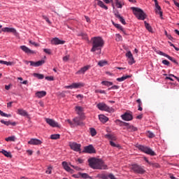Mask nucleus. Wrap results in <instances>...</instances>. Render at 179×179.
Masks as SVG:
<instances>
[{
  "label": "nucleus",
  "mask_w": 179,
  "mask_h": 179,
  "mask_svg": "<svg viewBox=\"0 0 179 179\" xmlns=\"http://www.w3.org/2000/svg\"><path fill=\"white\" fill-rule=\"evenodd\" d=\"M138 150L143 152V153H146V155H150V156H156V152L152 151L150 148L139 145L137 146Z\"/></svg>",
  "instance_id": "obj_5"
},
{
  "label": "nucleus",
  "mask_w": 179,
  "mask_h": 179,
  "mask_svg": "<svg viewBox=\"0 0 179 179\" xmlns=\"http://www.w3.org/2000/svg\"><path fill=\"white\" fill-rule=\"evenodd\" d=\"M76 111L81 120H85V115H83V108H82V106H76Z\"/></svg>",
  "instance_id": "obj_16"
},
{
  "label": "nucleus",
  "mask_w": 179,
  "mask_h": 179,
  "mask_svg": "<svg viewBox=\"0 0 179 179\" xmlns=\"http://www.w3.org/2000/svg\"><path fill=\"white\" fill-rule=\"evenodd\" d=\"M113 24H114L115 27H117V29H120V30H122V31H123L124 29H122V27L120 24H115L114 22H113Z\"/></svg>",
  "instance_id": "obj_49"
},
{
  "label": "nucleus",
  "mask_w": 179,
  "mask_h": 179,
  "mask_svg": "<svg viewBox=\"0 0 179 179\" xmlns=\"http://www.w3.org/2000/svg\"><path fill=\"white\" fill-rule=\"evenodd\" d=\"M136 103H138V111H142V110H143V108H142V107H141V106H142V101H141V99H138L136 100Z\"/></svg>",
  "instance_id": "obj_32"
},
{
  "label": "nucleus",
  "mask_w": 179,
  "mask_h": 179,
  "mask_svg": "<svg viewBox=\"0 0 179 179\" xmlns=\"http://www.w3.org/2000/svg\"><path fill=\"white\" fill-rule=\"evenodd\" d=\"M15 136H10L8 138H6V142H15Z\"/></svg>",
  "instance_id": "obj_39"
},
{
  "label": "nucleus",
  "mask_w": 179,
  "mask_h": 179,
  "mask_svg": "<svg viewBox=\"0 0 179 179\" xmlns=\"http://www.w3.org/2000/svg\"><path fill=\"white\" fill-rule=\"evenodd\" d=\"M129 64L130 65H132V64H135V60L134 59V56H131V57L129 59Z\"/></svg>",
  "instance_id": "obj_48"
},
{
  "label": "nucleus",
  "mask_w": 179,
  "mask_h": 179,
  "mask_svg": "<svg viewBox=\"0 0 179 179\" xmlns=\"http://www.w3.org/2000/svg\"><path fill=\"white\" fill-rule=\"evenodd\" d=\"M23 115L24 117H26L29 122H30V115L27 113V112H26V110H23Z\"/></svg>",
  "instance_id": "obj_41"
},
{
  "label": "nucleus",
  "mask_w": 179,
  "mask_h": 179,
  "mask_svg": "<svg viewBox=\"0 0 179 179\" xmlns=\"http://www.w3.org/2000/svg\"><path fill=\"white\" fill-rule=\"evenodd\" d=\"M88 163L91 169L94 170H107V165L104 164V162L100 159H96L95 157L90 158L88 159Z\"/></svg>",
  "instance_id": "obj_1"
},
{
  "label": "nucleus",
  "mask_w": 179,
  "mask_h": 179,
  "mask_svg": "<svg viewBox=\"0 0 179 179\" xmlns=\"http://www.w3.org/2000/svg\"><path fill=\"white\" fill-rule=\"evenodd\" d=\"M162 64H164V65H166V66H169L170 65V62H169L168 60H163L162 61Z\"/></svg>",
  "instance_id": "obj_57"
},
{
  "label": "nucleus",
  "mask_w": 179,
  "mask_h": 179,
  "mask_svg": "<svg viewBox=\"0 0 179 179\" xmlns=\"http://www.w3.org/2000/svg\"><path fill=\"white\" fill-rule=\"evenodd\" d=\"M126 57H127V58H129H129H131V57H133L132 53L131 52V51H129V52H127L126 53Z\"/></svg>",
  "instance_id": "obj_56"
},
{
  "label": "nucleus",
  "mask_w": 179,
  "mask_h": 179,
  "mask_svg": "<svg viewBox=\"0 0 179 179\" xmlns=\"http://www.w3.org/2000/svg\"><path fill=\"white\" fill-rule=\"evenodd\" d=\"M144 23H145V29H147V30H148V31H152V27H150V24H149V23L146 22V21H145Z\"/></svg>",
  "instance_id": "obj_36"
},
{
  "label": "nucleus",
  "mask_w": 179,
  "mask_h": 179,
  "mask_svg": "<svg viewBox=\"0 0 179 179\" xmlns=\"http://www.w3.org/2000/svg\"><path fill=\"white\" fill-rule=\"evenodd\" d=\"M43 19H44L47 22V23H48L49 24H51V21H50V19H48V17L45 15H43Z\"/></svg>",
  "instance_id": "obj_51"
},
{
  "label": "nucleus",
  "mask_w": 179,
  "mask_h": 179,
  "mask_svg": "<svg viewBox=\"0 0 179 179\" xmlns=\"http://www.w3.org/2000/svg\"><path fill=\"white\" fill-rule=\"evenodd\" d=\"M51 43H52V44H54L55 45H59V44L60 45L65 44V41H61L58 38H55L52 39Z\"/></svg>",
  "instance_id": "obj_18"
},
{
  "label": "nucleus",
  "mask_w": 179,
  "mask_h": 179,
  "mask_svg": "<svg viewBox=\"0 0 179 179\" xmlns=\"http://www.w3.org/2000/svg\"><path fill=\"white\" fill-rule=\"evenodd\" d=\"M99 177L101 179H108V175H106V174H101L99 176Z\"/></svg>",
  "instance_id": "obj_53"
},
{
  "label": "nucleus",
  "mask_w": 179,
  "mask_h": 179,
  "mask_svg": "<svg viewBox=\"0 0 179 179\" xmlns=\"http://www.w3.org/2000/svg\"><path fill=\"white\" fill-rule=\"evenodd\" d=\"M34 78H37V79H44V75L34 73Z\"/></svg>",
  "instance_id": "obj_33"
},
{
  "label": "nucleus",
  "mask_w": 179,
  "mask_h": 179,
  "mask_svg": "<svg viewBox=\"0 0 179 179\" xmlns=\"http://www.w3.org/2000/svg\"><path fill=\"white\" fill-rule=\"evenodd\" d=\"M1 31H4V33H16V29L15 28L5 27L1 29Z\"/></svg>",
  "instance_id": "obj_21"
},
{
  "label": "nucleus",
  "mask_w": 179,
  "mask_h": 179,
  "mask_svg": "<svg viewBox=\"0 0 179 179\" xmlns=\"http://www.w3.org/2000/svg\"><path fill=\"white\" fill-rule=\"evenodd\" d=\"M81 120L83 119L79 117H74L73 119V122H74V127H83V125H85V123H83Z\"/></svg>",
  "instance_id": "obj_14"
},
{
  "label": "nucleus",
  "mask_w": 179,
  "mask_h": 179,
  "mask_svg": "<svg viewBox=\"0 0 179 179\" xmlns=\"http://www.w3.org/2000/svg\"><path fill=\"white\" fill-rule=\"evenodd\" d=\"M23 51L25 54H27V55H33V54H36V51L30 50V48L25 45H23Z\"/></svg>",
  "instance_id": "obj_19"
},
{
  "label": "nucleus",
  "mask_w": 179,
  "mask_h": 179,
  "mask_svg": "<svg viewBox=\"0 0 179 179\" xmlns=\"http://www.w3.org/2000/svg\"><path fill=\"white\" fill-rule=\"evenodd\" d=\"M59 134H52L50 136V139H53V140H57V139H59Z\"/></svg>",
  "instance_id": "obj_38"
},
{
  "label": "nucleus",
  "mask_w": 179,
  "mask_h": 179,
  "mask_svg": "<svg viewBox=\"0 0 179 179\" xmlns=\"http://www.w3.org/2000/svg\"><path fill=\"white\" fill-rule=\"evenodd\" d=\"M95 93H100L101 94H106V91L104 90H95Z\"/></svg>",
  "instance_id": "obj_54"
},
{
  "label": "nucleus",
  "mask_w": 179,
  "mask_h": 179,
  "mask_svg": "<svg viewBox=\"0 0 179 179\" xmlns=\"http://www.w3.org/2000/svg\"><path fill=\"white\" fill-rule=\"evenodd\" d=\"M1 124H4V125H7V126H9V125L15 126V125H16L15 122H6V121H5L3 120H1Z\"/></svg>",
  "instance_id": "obj_31"
},
{
  "label": "nucleus",
  "mask_w": 179,
  "mask_h": 179,
  "mask_svg": "<svg viewBox=\"0 0 179 179\" xmlns=\"http://www.w3.org/2000/svg\"><path fill=\"white\" fill-rule=\"evenodd\" d=\"M101 85H103L104 86H113V82L109 81H102Z\"/></svg>",
  "instance_id": "obj_35"
},
{
  "label": "nucleus",
  "mask_w": 179,
  "mask_h": 179,
  "mask_svg": "<svg viewBox=\"0 0 179 179\" xmlns=\"http://www.w3.org/2000/svg\"><path fill=\"white\" fill-rule=\"evenodd\" d=\"M29 145H41L43 142L37 138H31L29 141H28Z\"/></svg>",
  "instance_id": "obj_20"
},
{
  "label": "nucleus",
  "mask_w": 179,
  "mask_h": 179,
  "mask_svg": "<svg viewBox=\"0 0 179 179\" xmlns=\"http://www.w3.org/2000/svg\"><path fill=\"white\" fill-rule=\"evenodd\" d=\"M147 136H148V138H155V134H153L150 131H148Z\"/></svg>",
  "instance_id": "obj_45"
},
{
  "label": "nucleus",
  "mask_w": 179,
  "mask_h": 179,
  "mask_svg": "<svg viewBox=\"0 0 179 179\" xmlns=\"http://www.w3.org/2000/svg\"><path fill=\"white\" fill-rule=\"evenodd\" d=\"M62 166L64 167V169L66 171H71V167H69V166H68V163L66 162H62Z\"/></svg>",
  "instance_id": "obj_29"
},
{
  "label": "nucleus",
  "mask_w": 179,
  "mask_h": 179,
  "mask_svg": "<svg viewBox=\"0 0 179 179\" xmlns=\"http://www.w3.org/2000/svg\"><path fill=\"white\" fill-rule=\"evenodd\" d=\"M166 58H168V59H169L170 61H171L172 62H173L174 64H176V65H178V62H177V60H176V59L173 58L172 57H171L170 55H167Z\"/></svg>",
  "instance_id": "obj_34"
},
{
  "label": "nucleus",
  "mask_w": 179,
  "mask_h": 179,
  "mask_svg": "<svg viewBox=\"0 0 179 179\" xmlns=\"http://www.w3.org/2000/svg\"><path fill=\"white\" fill-rule=\"evenodd\" d=\"M94 6L96 7V5H98V6H100V8H102L103 9H105L106 10H107V9H108V7H107V6L104 5V3H103V1H101V0H95L94 1Z\"/></svg>",
  "instance_id": "obj_17"
},
{
  "label": "nucleus",
  "mask_w": 179,
  "mask_h": 179,
  "mask_svg": "<svg viewBox=\"0 0 179 179\" xmlns=\"http://www.w3.org/2000/svg\"><path fill=\"white\" fill-rule=\"evenodd\" d=\"M77 36L78 37H82L83 40H87V34H86L83 32H80V33L78 34Z\"/></svg>",
  "instance_id": "obj_30"
},
{
  "label": "nucleus",
  "mask_w": 179,
  "mask_h": 179,
  "mask_svg": "<svg viewBox=\"0 0 179 179\" xmlns=\"http://www.w3.org/2000/svg\"><path fill=\"white\" fill-rule=\"evenodd\" d=\"M131 78V76H123L121 78H118L116 79L117 82H124V80H126V79H129Z\"/></svg>",
  "instance_id": "obj_26"
},
{
  "label": "nucleus",
  "mask_w": 179,
  "mask_h": 179,
  "mask_svg": "<svg viewBox=\"0 0 179 179\" xmlns=\"http://www.w3.org/2000/svg\"><path fill=\"white\" fill-rule=\"evenodd\" d=\"M110 146H112L113 148H120V145L117 144H115V143H114L113 141H110Z\"/></svg>",
  "instance_id": "obj_42"
},
{
  "label": "nucleus",
  "mask_w": 179,
  "mask_h": 179,
  "mask_svg": "<svg viewBox=\"0 0 179 179\" xmlns=\"http://www.w3.org/2000/svg\"><path fill=\"white\" fill-rule=\"evenodd\" d=\"M111 89L117 90V89H118V86L117 85H113L111 87L108 88V90H111Z\"/></svg>",
  "instance_id": "obj_64"
},
{
  "label": "nucleus",
  "mask_w": 179,
  "mask_h": 179,
  "mask_svg": "<svg viewBox=\"0 0 179 179\" xmlns=\"http://www.w3.org/2000/svg\"><path fill=\"white\" fill-rule=\"evenodd\" d=\"M67 122H69V124L71 125V127L72 128H73V127H75L74 122H72V121L71 120H67Z\"/></svg>",
  "instance_id": "obj_60"
},
{
  "label": "nucleus",
  "mask_w": 179,
  "mask_h": 179,
  "mask_svg": "<svg viewBox=\"0 0 179 179\" xmlns=\"http://www.w3.org/2000/svg\"><path fill=\"white\" fill-rule=\"evenodd\" d=\"M106 64H107V62H106V61H100V62H99L98 65L99 66H104L106 65Z\"/></svg>",
  "instance_id": "obj_47"
},
{
  "label": "nucleus",
  "mask_w": 179,
  "mask_h": 179,
  "mask_svg": "<svg viewBox=\"0 0 179 179\" xmlns=\"http://www.w3.org/2000/svg\"><path fill=\"white\" fill-rule=\"evenodd\" d=\"M131 170L134 171V173H135V174H145V173H146L145 166L138 164L131 165Z\"/></svg>",
  "instance_id": "obj_4"
},
{
  "label": "nucleus",
  "mask_w": 179,
  "mask_h": 179,
  "mask_svg": "<svg viewBox=\"0 0 179 179\" xmlns=\"http://www.w3.org/2000/svg\"><path fill=\"white\" fill-rule=\"evenodd\" d=\"M0 152L2 153L4 156H6V157H10V159H12V154H10V152L5 150H2L1 151H0Z\"/></svg>",
  "instance_id": "obj_25"
},
{
  "label": "nucleus",
  "mask_w": 179,
  "mask_h": 179,
  "mask_svg": "<svg viewBox=\"0 0 179 179\" xmlns=\"http://www.w3.org/2000/svg\"><path fill=\"white\" fill-rule=\"evenodd\" d=\"M90 134H91L92 136H96V135H97V131H96V129L91 128L90 129Z\"/></svg>",
  "instance_id": "obj_37"
},
{
  "label": "nucleus",
  "mask_w": 179,
  "mask_h": 179,
  "mask_svg": "<svg viewBox=\"0 0 179 179\" xmlns=\"http://www.w3.org/2000/svg\"><path fill=\"white\" fill-rule=\"evenodd\" d=\"M116 122H119V125L120 127H127V129H129V131H136V130L134 126L129 125V123L122 122L120 120H116Z\"/></svg>",
  "instance_id": "obj_7"
},
{
  "label": "nucleus",
  "mask_w": 179,
  "mask_h": 179,
  "mask_svg": "<svg viewBox=\"0 0 179 179\" xmlns=\"http://www.w3.org/2000/svg\"><path fill=\"white\" fill-rule=\"evenodd\" d=\"M44 52H45V54H48V55H50L51 54V50L50 49H43Z\"/></svg>",
  "instance_id": "obj_59"
},
{
  "label": "nucleus",
  "mask_w": 179,
  "mask_h": 179,
  "mask_svg": "<svg viewBox=\"0 0 179 179\" xmlns=\"http://www.w3.org/2000/svg\"><path fill=\"white\" fill-rule=\"evenodd\" d=\"M69 146L72 150H74V152H80V148L82 145L76 143H70Z\"/></svg>",
  "instance_id": "obj_12"
},
{
  "label": "nucleus",
  "mask_w": 179,
  "mask_h": 179,
  "mask_svg": "<svg viewBox=\"0 0 179 179\" xmlns=\"http://www.w3.org/2000/svg\"><path fill=\"white\" fill-rule=\"evenodd\" d=\"M99 120L101 122H107L108 121V117H106L103 115H99Z\"/></svg>",
  "instance_id": "obj_28"
},
{
  "label": "nucleus",
  "mask_w": 179,
  "mask_h": 179,
  "mask_svg": "<svg viewBox=\"0 0 179 179\" xmlns=\"http://www.w3.org/2000/svg\"><path fill=\"white\" fill-rule=\"evenodd\" d=\"M45 61L44 60H40V61H38L36 62H27V61H25V64H27V65L29 64H30V66H41V65H43V64H45Z\"/></svg>",
  "instance_id": "obj_11"
},
{
  "label": "nucleus",
  "mask_w": 179,
  "mask_h": 179,
  "mask_svg": "<svg viewBox=\"0 0 179 179\" xmlns=\"http://www.w3.org/2000/svg\"><path fill=\"white\" fill-rule=\"evenodd\" d=\"M122 41V36L120 35V34H116V41Z\"/></svg>",
  "instance_id": "obj_43"
},
{
  "label": "nucleus",
  "mask_w": 179,
  "mask_h": 179,
  "mask_svg": "<svg viewBox=\"0 0 179 179\" xmlns=\"http://www.w3.org/2000/svg\"><path fill=\"white\" fill-rule=\"evenodd\" d=\"M150 166H152V167H155L156 169L160 167V166L159 165V164H157V163H152V162H151V164H150Z\"/></svg>",
  "instance_id": "obj_52"
},
{
  "label": "nucleus",
  "mask_w": 179,
  "mask_h": 179,
  "mask_svg": "<svg viewBox=\"0 0 179 179\" xmlns=\"http://www.w3.org/2000/svg\"><path fill=\"white\" fill-rule=\"evenodd\" d=\"M131 10L138 20H145L146 19V14L143 12V10L136 7H131Z\"/></svg>",
  "instance_id": "obj_3"
},
{
  "label": "nucleus",
  "mask_w": 179,
  "mask_h": 179,
  "mask_svg": "<svg viewBox=\"0 0 179 179\" xmlns=\"http://www.w3.org/2000/svg\"><path fill=\"white\" fill-rule=\"evenodd\" d=\"M69 59V55H66V56H64V57H63V61H64V62H66Z\"/></svg>",
  "instance_id": "obj_62"
},
{
  "label": "nucleus",
  "mask_w": 179,
  "mask_h": 179,
  "mask_svg": "<svg viewBox=\"0 0 179 179\" xmlns=\"http://www.w3.org/2000/svg\"><path fill=\"white\" fill-rule=\"evenodd\" d=\"M115 5H116L117 8H119L120 9H121V8H122V5L121 4V3H120L118 1V0L115 1Z\"/></svg>",
  "instance_id": "obj_50"
},
{
  "label": "nucleus",
  "mask_w": 179,
  "mask_h": 179,
  "mask_svg": "<svg viewBox=\"0 0 179 179\" xmlns=\"http://www.w3.org/2000/svg\"><path fill=\"white\" fill-rule=\"evenodd\" d=\"M47 95V92L45 91H39L36 93V97L38 99H41V97H45Z\"/></svg>",
  "instance_id": "obj_23"
},
{
  "label": "nucleus",
  "mask_w": 179,
  "mask_h": 179,
  "mask_svg": "<svg viewBox=\"0 0 179 179\" xmlns=\"http://www.w3.org/2000/svg\"><path fill=\"white\" fill-rule=\"evenodd\" d=\"M92 48L91 52H95V51H101L104 45V40L102 37L96 36L92 38Z\"/></svg>",
  "instance_id": "obj_2"
},
{
  "label": "nucleus",
  "mask_w": 179,
  "mask_h": 179,
  "mask_svg": "<svg viewBox=\"0 0 179 179\" xmlns=\"http://www.w3.org/2000/svg\"><path fill=\"white\" fill-rule=\"evenodd\" d=\"M115 17H117V19H119L120 22H121V23H122V24H127L125 20L124 19V17L122 16H121V15H120L119 13H115Z\"/></svg>",
  "instance_id": "obj_22"
},
{
  "label": "nucleus",
  "mask_w": 179,
  "mask_h": 179,
  "mask_svg": "<svg viewBox=\"0 0 179 179\" xmlns=\"http://www.w3.org/2000/svg\"><path fill=\"white\" fill-rule=\"evenodd\" d=\"M30 44H32V45H34L35 47H38V44L36 43V42H33L31 41H29Z\"/></svg>",
  "instance_id": "obj_63"
},
{
  "label": "nucleus",
  "mask_w": 179,
  "mask_h": 179,
  "mask_svg": "<svg viewBox=\"0 0 179 179\" xmlns=\"http://www.w3.org/2000/svg\"><path fill=\"white\" fill-rule=\"evenodd\" d=\"M45 79L46 80L51 81V80H54V77L53 76H46V77H45Z\"/></svg>",
  "instance_id": "obj_58"
},
{
  "label": "nucleus",
  "mask_w": 179,
  "mask_h": 179,
  "mask_svg": "<svg viewBox=\"0 0 179 179\" xmlns=\"http://www.w3.org/2000/svg\"><path fill=\"white\" fill-rule=\"evenodd\" d=\"M105 138L107 139H110V141H117V137L112 134H106Z\"/></svg>",
  "instance_id": "obj_27"
},
{
  "label": "nucleus",
  "mask_w": 179,
  "mask_h": 179,
  "mask_svg": "<svg viewBox=\"0 0 179 179\" xmlns=\"http://www.w3.org/2000/svg\"><path fill=\"white\" fill-rule=\"evenodd\" d=\"M157 54H158L159 55H162L163 57H166V58L167 57V55H168L167 54H166L160 50H158L157 52Z\"/></svg>",
  "instance_id": "obj_46"
},
{
  "label": "nucleus",
  "mask_w": 179,
  "mask_h": 179,
  "mask_svg": "<svg viewBox=\"0 0 179 179\" xmlns=\"http://www.w3.org/2000/svg\"><path fill=\"white\" fill-rule=\"evenodd\" d=\"M45 122L50 127H52L53 128H59V124H58V122H55V120L50 118H46Z\"/></svg>",
  "instance_id": "obj_8"
},
{
  "label": "nucleus",
  "mask_w": 179,
  "mask_h": 179,
  "mask_svg": "<svg viewBox=\"0 0 179 179\" xmlns=\"http://www.w3.org/2000/svg\"><path fill=\"white\" fill-rule=\"evenodd\" d=\"M0 64H3V65H7V66H12V62L3 61V60H0Z\"/></svg>",
  "instance_id": "obj_40"
},
{
  "label": "nucleus",
  "mask_w": 179,
  "mask_h": 179,
  "mask_svg": "<svg viewBox=\"0 0 179 179\" xmlns=\"http://www.w3.org/2000/svg\"><path fill=\"white\" fill-rule=\"evenodd\" d=\"M88 69H90V66H85L83 68H81L78 71H77V74H79V73H83L84 74L85 72H86V71H87Z\"/></svg>",
  "instance_id": "obj_24"
},
{
  "label": "nucleus",
  "mask_w": 179,
  "mask_h": 179,
  "mask_svg": "<svg viewBox=\"0 0 179 179\" xmlns=\"http://www.w3.org/2000/svg\"><path fill=\"white\" fill-rule=\"evenodd\" d=\"M155 12L157 15H159L161 19H163V12L162 11V7L159 6L157 0H155Z\"/></svg>",
  "instance_id": "obj_9"
},
{
  "label": "nucleus",
  "mask_w": 179,
  "mask_h": 179,
  "mask_svg": "<svg viewBox=\"0 0 179 179\" xmlns=\"http://www.w3.org/2000/svg\"><path fill=\"white\" fill-rule=\"evenodd\" d=\"M108 178H110V179H117L116 178H115V176H114V174H113V173H109L108 175Z\"/></svg>",
  "instance_id": "obj_55"
},
{
  "label": "nucleus",
  "mask_w": 179,
  "mask_h": 179,
  "mask_svg": "<svg viewBox=\"0 0 179 179\" xmlns=\"http://www.w3.org/2000/svg\"><path fill=\"white\" fill-rule=\"evenodd\" d=\"M85 85L82 83H74L71 85L66 86V89H79V87H83Z\"/></svg>",
  "instance_id": "obj_10"
},
{
  "label": "nucleus",
  "mask_w": 179,
  "mask_h": 179,
  "mask_svg": "<svg viewBox=\"0 0 179 179\" xmlns=\"http://www.w3.org/2000/svg\"><path fill=\"white\" fill-rule=\"evenodd\" d=\"M97 108L101 111H107L108 113H111L113 108H110L107 104L104 103H99L96 105Z\"/></svg>",
  "instance_id": "obj_6"
},
{
  "label": "nucleus",
  "mask_w": 179,
  "mask_h": 179,
  "mask_svg": "<svg viewBox=\"0 0 179 179\" xmlns=\"http://www.w3.org/2000/svg\"><path fill=\"white\" fill-rule=\"evenodd\" d=\"M45 173L46 174H51V173H52V166H49Z\"/></svg>",
  "instance_id": "obj_44"
},
{
  "label": "nucleus",
  "mask_w": 179,
  "mask_h": 179,
  "mask_svg": "<svg viewBox=\"0 0 179 179\" xmlns=\"http://www.w3.org/2000/svg\"><path fill=\"white\" fill-rule=\"evenodd\" d=\"M121 117L124 120V121H132V120H134L132 113H125L124 114L122 115Z\"/></svg>",
  "instance_id": "obj_15"
},
{
  "label": "nucleus",
  "mask_w": 179,
  "mask_h": 179,
  "mask_svg": "<svg viewBox=\"0 0 179 179\" xmlns=\"http://www.w3.org/2000/svg\"><path fill=\"white\" fill-rule=\"evenodd\" d=\"M0 115H1V117H10V115L3 113V111H1V113H0Z\"/></svg>",
  "instance_id": "obj_61"
},
{
  "label": "nucleus",
  "mask_w": 179,
  "mask_h": 179,
  "mask_svg": "<svg viewBox=\"0 0 179 179\" xmlns=\"http://www.w3.org/2000/svg\"><path fill=\"white\" fill-rule=\"evenodd\" d=\"M83 152L84 153H96V149H94V147H93L92 145H90L88 146H85Z\"/></svg>",
  "instance_id": "obj_13"
}]
</instances>
